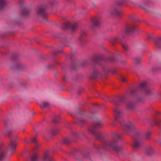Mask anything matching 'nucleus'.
<instances>
[{
    "instance_id": "1",
    "label": "nucleus",
    "mask_w": 161,
    "mask_h": 161,
    "mask_svg": "<svg viewBox=\"0 0 161 161\" xmlns=\"http://www.w3.org/2000/svg\"><path fill=\"white\" fill-rule=\"evenodd\" d=\"M112 140L105 141L101 147H99L95 145L94 147L98 150L103 149L106 150H113L117 152L122 151L123 150L122 147L118 146L116 144L118 140L121 138L120 136L117 133H114L112 134Z\"/></svg>"
},
{
    "instance_id": "2",
    "label": "nucleus",
    "mask_w": 161,
    "mask_h": 161,
    "mask_svg": "<svg viewBox=\"0 0 161 161\" xmlns=\"http://www.w3.org/2000/svg\"><path fill=\"white\" fill-rule=\"evenodd\" d=\"M123 129L125 134L131 135L134 139H139L142 136V133L137 129L135 124L131 121H128L123 125Z\"/></svg>"
},
{
    "instance_id": "3",
    "label": "nucleus",
    "mask_w": 161,
    "mask_h": 161,
    "mask_svg": "<svg viewBox=\"0 0 161 161\" xmlns=\"http://www.w3.org/2000/svg\"><path fill=\"white\" fill-rule=\"evenodd\" d=\"M47 7L45 5H42L36 8L35 9L36 15L38 18L46 19L48 16L46 12Z\"/></svg>"
},
{
    "instance_id": "4",
    "label": "nucleus",
    "mask_w": 161,
    "mask_h": 161,
    "mask_svg": "<svg viewBox=\"0 0 161 161\" xmlns=\"http://www.w3.org/2000/svg\"><path fill=\"white\" fill-rule=\"evenodd\" d=\"M17 145L16 141L14 142L13 140H10L7 147L5 148L7 150V152H8L9 155L12 156L14 154Z\"/></svg>"
},
{
    "instance_id": "5",
    "label": "nucleus",
    "mask_w": 161,
    "mask_h": 161,
    "mask_svg": "<svg viewBox=\"0 0 161 161\" xmlns=\"http://www.w3.org/2000/svg\"><path fill=\"white\" fill-rule=\"evenodd\" d=\"M114 111L115 115V120L120 123L121 125L122 124L121 121H122V118L123 116V114L120 108L118 107H116L114 108Z\"/></svg>"
},
{
    "instance_id": "6",
    "label": "nucleus",
    "mask_w": 161,
    "mask_h": 161,
    "mask_svg": "<svg viewBox=\"0 0 161 161\" xmlns=\"http://www.w3.org/2000/svg\"><path fill=\"white\" fill-rule=\"evenodd\" d=\"M7 155V150L3 147L2 143H0V161H6Z\"/></svg>"
},
{
    "instance_id": "7",
    "label": "nucleus",
    "mask_w": 161,
    "mask_h": 161,
    "mask_svg": "<svg viewBox=\"0 0 161 161\" xmlns=\"http://www.w3.org/2000/svg\"><path fill=\"white\" fill-rule=\"evenodd\" d=\"M136 31L138 32H140L139 28L137 26L130 24L126 25L125 29V32L126 33H132Z\"/></svg>"
},
{
    "instance_id": "8",
    "label": "nucleus",
    "mask_w": 161,
    "mask_h": 161,
    "mask_svg": "<svg viewBox=\"0 0 161 161\" xmlns=\"http://www.w3.org/2000/svg\"><path fill=\"white\" fill-rule=\"evenodd\" d=\"M78 26V23H77L74 24L67 23L62 27V29H66L68 28H69L72 31H74L77 29Z\"/></svg>"
},
{
    "instance_id": "9",
    "label": "nucleus",
    "mask_w": 161,
    "mask_h": 161,
    "mask_svg": "<svg viewBox=\"0 0 161 161\" xmlns=\"http://www.w3.org/2000/svg\"><path fill=\"white\" fill-rule=\"evenodd\" d=\"M132 148L135 150H137L141 148L144 146V143L139 140L134 141L131 145Z\"/></svg>"
},
{
    "instance_id": "10",
    "label": "nucleus",
    "mask_w": 161,
    "mask_h": 161,
    "mask_svg": "<svg viewBox=\"0 0 161 161\" xmlns=\"http://www.w3.org/2000/svg\"><path fill=\"white\" fill-rule=\"evenodd\" d=\"M155 115V117L153 120V122L158 126H161V113L159 112H156Z\"/></svg>"
},
{
    "instance_id": "11",
    "label": "nucleus",
    "mask_w": 161,
    "mask_h": 161,
    "mask_svg": "<svg viewBox=\"0 0 161 161\" xmlns=\"http://www.w3.org/2000/svg\"><path fill=\"white\" fill-rule=\"evenodd\" d=\"M151 2L149 0H144L143 2V4L140 5V7L145 11L149 12L150 5Z\"/></svg>"
},
{
    "instance_id": "12",
    "label": "nucleus",
    "mask_w": 161,
    "mask_h": 161,
    "mask_svg": "<svg viewBox=\"0 0 161 161\" xmlns=\"http://www.w3.org/2000/svg\"><path fill=\"white\" fill-rule=\"evenodd\" d=\"M60 131V129L59 128H57L55 129L52 130L48 131L45 133L43 134V136L45 139H47L48 136H50L51 135H54L57 134Z\"/></svg>"
},
{
    "instance_id": "13",
    "label": "nucleus",
    "mask_w": 161,
    "mask_h": 161,
    "mask_svg": "<svg viewBox=\"0 0 161 161\" xmlns=\"http://www.w3.org/2000/svg\"><path fill=\"white\" fill-rule=\"evenodd\" d=\"M103 124L101 121H98L94 122L92 125L89 128H92L95 131L97 129L102 128L103 126Z\"/></svg>"
},
{
    "instance_id": "14",
    "label": "nucleus",
    "mask_w": 161,
    "mask_h": 161,
    "mask_svg": "<svg viewBox=\"0 0 161 161\" xmlns=\"http://www.w3.org/2000/svg\"><path fill=\"white\" fill-rule=\"evenodd\" d=\"M42 161H55L53 158L49 156V152L45 151L43 153Z\"/></svg>"
},
{
    "instance_id": "15",
    "label": "nucleus",
    "mask_w": 161,
    "mask_h": 161,
    "mask_svg": "<svg viewBox=\"0 0 161 161\" xmlns=\"http://www.w3.org/2000/svg\"><path fill=\"white\" fill-rule=\"evenodd\" d=\"M92 128H88V131L89 132L93 135L96 139L99 140L102 138V137L101 135L99 133L96 132Z\"/></svg>"
},
{
    "instance_id": "16",
    "label": "nucleus",
    "mask_w": 161,
    "mask_h": 161,
    "mask_svg": "<svg viewBox=\"0 0 161 161\" xmlns=\"http://www.w3.org/2000/svg\"><path fill=\"white\" fill-rule=\"evenodd\" d=\"M126 107L129 110L133 111L135 109V103L132 102H129L127 103Z\"/></svg>"
},
{
    "instance_id": "17",
    "label": "nucleus",
    "mask_w": 161,
    "mask_h": 161,
    "mask_svg": "<svg viewBox=\"0 0 161 161\" xmlns=\"http://www.w3.org/2000/svg\"><path fill=\"white\" fill-rule=\"evenodd\" d=\"M31 10L30 9L25 8L21 12V15L24 17L28 16L30 15Z\"/></svg>"
},
{
    "instance_id": "18",
    "label": "nucleus",
    "mask_w": 161,
    "mask_h": 161,
    "mask_svg": "<svg viewBox=\"0 0 161 161\" xmlns=\"http://www.w3.org/2000/svg\"><path fill=\"white\" fill-rule=\"evenodd\" d=\"M111 13L112 14L117 16H120L123 14L121 11L115 8H114L111 11Z\"/></svg>"
},
{
    "instance_id": "19",
    "label": "nucleus",
    "mask_w": 161,
    "mask_h": 161,
    "mask_svg": "<svg viewBox=\"0 0 161 161\" xmlns=\"http://www.w3.org/2000/svg\"><path fill=\"white\" fill-rule=\"evenodd\" d=\"M92 26H98L100 25L99 19L97 17H95L92 19Z\"/></svg>"
},
{
    "instance_id": "20",
    "label": "nucleus",
    "mask_w": 161,
    "mask_h": 161,
    "mask_svg": "<svg viewBox=\"0 0 161 161\" xmlns=\"http://www.w3.org/2000/svg\"><path fill=\"white\" fill-rule=\"evenodd\" d=\"M61 119V118L60 115H55L53 118L52 121L54 124H57L59 123Z\"/></svg>"
},
{
    "instance_id": "21",
    "label": "nucleus",
    "mask_w": 161,
    "mask_h": 161,
    "mask_svg": "<svg viewBox=\"0 0 161 161\" xmlns=\"http://www.w3.org/2000/svg\"><path fill=\"white\" fill-rule=\"evenodd\" d=\"M7 3V0H0V9L3 10Z\"/></svg>"
},
{
    "instance_id": "22",
    "label": "nucleus",
    "mask_w": 161,
    "mask_h": 161,
    "mask_svg": "<svg viewBox=\"0 0 161 161\" xmlns=\"http://www.w3.org/2000/svg\"><path fill=\"white\" fill-rule=\"evenodd\" d=\"M39 106L42 108L43 109L45 108H48L50 107V104L49 103L47 102H44L42 103L39 104Z\"/></svg>"
},
{
    "instance_id": "23",
    "label": "nucleus",
    "mask_w": 161,
    "mask_h": 161,
    "mask_svg": "<svg viewBox=\"0 0 161 161\" xmlns=\"http://www.w3.org/2000/svg\"><path fill=\"white\" fill-rule=\"evenodd\" d=\"M155 44L157 47L158 48L161 47V36L157 38L155 41Z\"/></svg>"
},
{
    "instance_id": "24",
    "label": "nucleus",
    "mask_w": 161,
    "mask_h": 161,
    "mask_svg": "<svg viewBox=\"0 0 161 161\" xmlns=\"http://www.w3.org/2000/svg\"><path fill=\"white\" fill-rule=\"evenodd\" d=\"M100 74L98 71L97 70H94L92 75L91 76V78L92 79H94L97 78L98 76H99Z\"/></svg>"
},
{
    "instance_id": "25",
    "label": "nucleus",
    "mask_w": 161,
    "mask_h": 161,
    "mask_svg": "<svg viewBox=\"0 0 161 161\" xmlns=\"http://www.w3.org/2000/svg\"><path fill=\"white\" fill-rule=\"evenodd\" d=\"M152 133L151 132H148L145 133L143 136V138L145 140H148L150 139Z\"/></svg>"
},
{
    "instance_id": "26",
    "label": "nucleus",
    "mask_w": 161,
    "mask_h": 161,
    "mask_svg": "<svg viewBox=\"0 0 161 161\" xmlns=\"http://www.w3.org/2000/svg\"><path fill=\"white\" fill-rule=\"evenodd\" d=\"M39 156L37 154H34L31 156L29 160V161H38Z\"/></svg>"
},
{
    "instance_id": "27",
    "label": "nucleus",
    "mask_w": 161,
    "mask_h": 161,
    "mask_svg": "<svg viewBox=\"0 0 161 161\" xmlns=\"http://www.w3.org/2000/svg\"><path fill=\"white\" fill-rule=\"evenodd\" d=\"M86 121L83 119H80L78 120V124L80 126H83L85 124Z\"/></svg>"
},
{
    "instance_id": "28",
    "label": "nucleus",
    "mask_w": 161,
    "mask_h": 161,
    "mask_svg": "<svg viewBox=\"0 0 161 161\" xmlns=\"http://www.w3.org/2000/svg\"><path fill=\"white\" fill-rule=\"evenodd\" d=\"M154 153V150L151 148H149V149L147 150V154L149 156L153 155Z\"/></svg>"
},
{
    "instance_id": "29",
    "label": "nucleus",
    "mask_w": 161,
    "mask_h": 161,
    "mask_svg": "<svg viewBox=\"0 0 161 161\" xmlns=\"http://www.w3.org/2000/svg\"><path fill=\"white\" fill-rule=\"evenodd\" d=\"M71 142V141L67 138H64L63 139L62 143L64 144H68Z\"/></svg>"
},
{
    "instance_id": "30",
    "label": "nucleus",
    "mask_w": 161,
    "mask_h": 161,
    "mask_svg": "<svg viewBox=\"0 0 161 161\" xmlns=\"http://www.w3.org/2000/svg\"><path fill=\"white\" fill-rule=\"evenodd\" d=\"M121 45L125 51H127L128 50L129 47L128 45L126 43H122Z\"/></svg>"
},
{
    "instance_id": "31",
    "label": "nucleus",
    "mask_w": 161,
    "mask_h": 161,
    "mask_svg": "<svg viewBox=\"0 0 161 161\" xmlns=\"http://www.w3.org/2000/svg\"><path fill=\"white\" fill-rule=\"evenodd\" d=\"M37 136H35L33 138H31L30 139V142L33 143H36L37 142Z\"/></svg>"
},
{
    "instance_id": "32",
    "label": "nucleus",
    "mask_w": 161,
    "mask_h": 161,
    "mask_svg": "<svg viewBox=\"0 0 161 161\" xmlns=\"http://www.w3.org/2000/svg\"><path fill=\"white\" fill-rule=\"evenodd\" d=\"M147 85V84L146 82H142L140 84V87L141 88H145Z\"/></svg>"
},
{
    "instance_id": "33",
    "label": "nucleus",
    "mask_w": 161,
    "mask_h": 161,
    "mask_svg": "<svg viewBox=\"0 0 161 161\" xmlns=\"http://www.w3.org/2000/svg\"><path fill=\"white\" fill-rule=\"evenodd\" d=\"M16 69L17 70L21 69L23 68V66L20 64H18L15 67Z\"/></svg>"
},
{
    "instance_id": "34",
    "label": "nucleus",
    "mask_w": 161,
    "mask_h": 161,
    "mask_svg": "<svg viewBox=\"0 0 161 161\" xmlns=\"http://www.w3.org/2000/svg\"><path fill=\"white\" fill-rule=\"evenodd\" d=\"M120 80L122 82H125L127 81V79L125 77L122 76L120 78Z\"/></svg>"
},
{
    "instance_id": "35",
    "label": "nucleus",
    "mask_w": 161,
    "mask_h": 161,
    "mask_svg": "<svg viewBox=\"0 0 161 161\" xmlns=\"http://www.w3.org/2000/svg\"><path fill=\"white\" fill-rule=\"evenodd\" d=\"M152 93V92L150 89H147L144 91V93L147 95H148Z\"/></svg>"
},
{
    "instance_id": "36",
    "label": "nucleus",
    "mask_w": 161,
    "mask_h": 161,
    "mask_svg": "<svg viewBox=\"0 0 161 161\" xmlns=\"http://www.w3.org/2000/svg\"><path fill=\"white\" fill-rule=\"evenodd\" d=\"M103 59V58L101 56H98L96 57V58L95 59L93 60V61L97 62V60H102Z\"/></svg>"
},
{
    "instance_id": "37",
    "label": "nucleus",
    "mask_w": 161,
    "mask_h": 161,
    "mask_svg": "<svg viewBox=\"0 0 161 161\" xmlns=\"http://www.w3.org/2000/svg\"><path fill=\"white\" fill-rule=\"evenodd\" d=\"M124 1H119L116 4V5L118 6H122L124 4Z\"/></svg>"
},
{
    "instance_id": "38",
    "label": "nucleus",
    "mask_w": 161,
    "mask_h": 161,
    "mask_svg": "<svg viewBox=\"0 0 161 161\" xmlns=\"http://www.w3.org/2000/svg\"><path fill=\"white\" fill-rule=\"evenodd\" d=\"M18 139V136L17 135H16L13 136V137L10 140H13V141H16V140Z\"/></svg>"
},
{
    "instance_id": "39",
    "label": "nucleus",
    "mask_w": 161,
    "mask_h": 161,
    "mask_svg": "<svg viewBox=\"0 0 161 161\" xmlns=\"http://www.w3.org/2000/svg\"><path fill=\"white\" fill-rule=\"evenodd\" d=\"M137 89H133L130 92V94L131 95H133L135 94V93L137 92Z\"/></svg>"
},
{
    "instance_id": "40",
    "label": "nucleus",
    "mask_w": 161,
    "mask_h": 161,
    "mask_svg": "<svg viewBox=\"0 0 161 161\" xmlns=\"http://www.w3.org/2000/svg\"><path fill=\"white\" fill-rule=\"evenodd\" d=\"M134 62L136 64H138L140 63V60L139 59L136 58L134 60Z\"/></svg>"
},
{
    "instance_id": "41",
    "label": "nucleus",
    "mask_w": 161,
    "mask_h": 161,
    "mask_svg": "<svg viewBox=\"0 0 161 161\" xmlns=\"http://www.w3.org/2000/svg\"><path fill=\"white\" fill-rule=\"evenodd\" d=\"M125 99V97L123 96L119 97L117 99L118 101L119 102H122Z\"/></svg>"
},
{
    "instance_id": "42",
    "label": "nucleus",
    "mask_w": 161,
    "mask_h": 161,
    "mask_svg": "<svg viewBox=\"0 0 161 161\" xmlns=\"http://www.w3.org/2000/svg\"><path fill=\"white\" fill-rule=\"evenodd\" d=\"M12 132V130H9L7 132V133H6V134L5 135L6 136H9L11 134Z\"/></svg>"
},
{
    "instance_id": "43",
    "label": "nucleus",
    "mask_w": 161,
    "mask_h": 161,
    "mask_svg": "<svg viewBox=\"0 0 161 161\" xmlns=\"http://www.w3.org/2000/svg\"><path fill=\"white\" fill-rule=\"evenodd\" d=\"M41 147V145L39 144H37L36 146L35 147V149L36 150H37Z\"/></svg>"
},
{
    "instance_id": "44",
    "label": "nucleus",
    "mask_w": 161,
    "mask_h": 161,
    "mask_svg": "<svg viewBox=\"0 0 161 161\" xmlns=\"http://www.w3.org/2000/svg\"><path fill=\"white\" fill-rule=\"evenodd\" d=\"M143 99L141 98H138L136 101V102H143Z\"/></svg>"
},
{
    "instance_id": "45",
    "label": "nucleus",
    "mask_w": 161,
    "mask_h": 161,
    "mask_svg": "<svg viewBox=\"0 0 161 161\" xmlns=\"http://www.w3.org/2000/svg\"><path fill=\"white\" fill-rule=\"evenodd\" d=\"M24 142H26V143H30V140H28V139H27L26 138H25L24 140Z\"/></svg>"
},
{
    "instance_id": "46",
    "label": "nucleus",
    "mask_w": 161,
    "mask_h": 161,
    "mask_svg": "<svg viewBox=\"0 0 161 161\" xmlns=\"http://www.w3.org/2000/svg\"><path fill=\"white\" fill-rule=\"evenodd\" d=\"M86 35V33L85 32H82L80 35V39H81V37L84 35Z\"/></svg>"
},
{
    "instance_id": "47",
    "label": "nucleus",
    "mask_w": 161,
    "mask_h": 161,
    "mask_svg": "<svg viewBox=\"0 0 161 161\" xmlns=\"http://www.w3.org/2000/svg\"><path fill=\"white\" fill-rule=\"evenodd\" d=\"M73 135L75 138H77L78 136V135L76 133H74Z\"/></svg>"
},
{
    "instance_id": "48",
    "label": "nucleus",
    "mask_w": 161,
    "mask_h": 161,
    "mask_svg": "<svg viewBox=\"0 0 161 161\" xmlns=\"http://www.w3.org/2000/svg\"><path fill=\"white\" fill-rule=\"evenodd\" d=\"M83 89H82V88L80 89L79 90L78 92V94H79H79H80V93H81L83 91Z\"/></svg>"
},
{
    "instance_id": "49",
    "label": "nucleus",
    "mask_w": 161,
    "mask_h": 161,
    "mask_svg": "<svg viewBox=\"0 0 161 161\" xmlns=\"http://www.w3.org/2000/svg\"><path fill=\"white\" fill-rule=\"evenodd\" d=\"M110 61H114V58L110 59Z\"/></svg>"
},
{
    "instance_id": "50",
    "label": "nucleus",
    "mask_w": 161,
    "mask_h": 161,
    "mask_svg": "<svg viewBox=\"0 0 161 161\" xmlns=\"http://www.w3.org/2000/svg\"><path fill=\"white\" fill-rule=\"evenodd\" d=\"M22 130L23 132H25V128H23Z\"/></svg>"
},
{
    "instance_id": "51",
    "label": "nucleus",
    "mask_w": 161,
    "mask_h": 161,
    "mask_svg": "<svg viewBox=\"0 0 161 161\" xmlns=\"http://www.w3.org/2000/svg\"><path fill=\"white\" fill-rule=\"evenodd\" d=\"M115 101H116V100H114V101L113 102V103L114 104H116V103H115Z\"/></svg>"
},
{
    "instance_id": "52",
    "label": "nucleus",
    "mask_w": 161,
    "mask_h": 161,
    "mask_svg": "<svg viewBox=\"0 0 161 161\" xmlns=\"http://www.w3.org/2000/svg\"><path fill=\"white\" fill-rule=\"evenodd\" d=\"M63 80H65L66 79H65V77H64L63 78Z\"/></svg>"
},
{
    "instance_id": "53",
    "label": "nucleus",
    "mask_w": 161,
    "mask_h": 161,
    "mask_svg": "<svg viewBox=\"0 0 161 161\" xmlns=\"http://www.w3.org/2000/svg\"><path fill=\"white\" fill-rule=\"evenodd\" d=\"M119 39V37H117V38H115V39H116V40H118V39Z\"/></svg>"
},
{
    "instance_id": "54",
    "label": "nucleus",
    "mask_w": 161,
    "mask_h": 161,
    "mask_svg": "<svg viewBox=\"0 0 161 161\" xmlns=\"http://www.w3.org/2000/svg\"><path fill=\"white\" fill-rule=\"evenodd\" d=\"M112 72H113V73H115L116 72V71L115 70H114V71H113Z\"/></svg>"
},
{
    "instance_id": "55",
    "label": "nucleus",
    "mask_w": 161,
    "mask_h": 161,
    "mask_svg": "<svg viewBox=\"0 0 161 161\" xmlns=\"http://www.w3.org/2000/svg\"><path fill=\"white\" fill-rule=\"evenodd\" d=\"M12 59H13V60H14V56H13V57H12Z\"/></svg>"
}]
</instances>
